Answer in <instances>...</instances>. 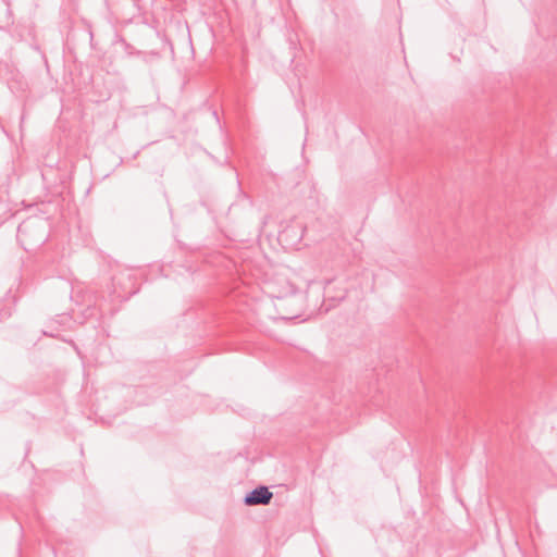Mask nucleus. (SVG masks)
Listing matches in <instances>:
<instances>
[{"label":"nucleus","instance_id":"20e7f679","mask_svg":"<svg viewBox=\"0 0 557 557\" xmlns=\"http://www.w3.org/2000/svg\"><path fill=\"white\" fill-rule=\"evenodd\" d=\"M288 230L283 231L282 236L287 234Z\"/></svg>","mask_w":557,"mask_h":557},{"label":"nucleus","instance_id":"f257e3e1","mask_svg":"<svg viewBox=\"0 0 557 557\" xmlns=\"http://www.w3.org/2000/svg\"><path fill=\"white\" fill-rule=\"evenodd\" d=\"M17 239L25 250H33L48 239V222L42 218H29L17 228Z\"/></svg>","mask_w":557,"mask_h":557},{"label":"nucleus","instance_id":"f03ea898","mask_svg":"<svg viewBox=\"0 0 557 557\" xmlns=\"http://www.w3.org/2000/svg\"><path fill=\"white\" fill-rule=\"evenodd\" d=\"M273 498V493L267 486H258L246 494L244 503L247 506L268 505Z\"/></svg>","mask_w":557,"mask_h":557},{"label":"nucleus","instance_id":"7ed1b4c3","mask_svg":"<svg viewBox=\"0 0 557 557\" xmlns=\"http://www.w3.org/2000/svg\"><path fill=\"white\" fill-rule=\"evenodd\" d=\"M276 298L280 300L286 299L287 301H294L296 298H299V296L297 295L296 288L290 286L286 293L277 295Z\"/></svg>","mask_w":557,"mask_h":557}]
</instances>
